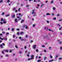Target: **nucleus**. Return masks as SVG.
I'll use <instances>...</instances> for the list:
<instances>
[{
    "label": "nucleus",
    "mask_w": 62,
    "mask_h": 62,
    "mask_svg": "<svg viewBox=\"0 0 62 62\" xmlns=\"http://www.w3.org/2000/svg\"><path fill=\"white\" fill-rule=\"evenodd\" d=\"M50 58L52 59L53 58V56H52L51 55H50Z\"/></svg>",
    "instance_id": "a211bd4d"
},
{
    "label": "nucleus",
    "mask_w": 62,
    "mask_h": 62,
    "mask_svg": "<svg viewBox=\"0 0 62 62\" xmlns=\"http://www.w3.org/2000/svg\"><path fill=\"white\" fill-rule=\"evenodd\" d=\"M3 51L5 52H7V53H8V50H5V49L3 50Z\"/></svg>",
    "instance_id": "9b49d317"
},
{
    "label": "nucleus",
    "mask_w": 62,
    "mask_h": 62,
    "mask_svg": "<svg viewBox=\"0 0 62 62\" xmlns=\"http://www.w3.org/2000/svg\"><path fill=\"white\" fill-rule=\"evenodd\" d=\"M44 6V4H42V5H41V8L43 6Z\"/></svg>",
    "instance_id": "a18cd8bd"
},
{
    "label": "nucleus",
    "mask_w": 62,
    "mask_h": 62,
    "mask_svg": "<svg viewBox=\"0 0 62 62\" xmlns=\"http://www.w3.org/2000/svg\"><path fill=\"white\" fill-rule=\"evenodd\" d=\"M2 54H4V51H2Z\"/></svg>",
    "instance_id": "bf43d9fd"
},
{
    "label": "nucleus",
    "mask_w": 62,
    "mask_h": 62,
    "mask_svg": "<svg viewBox=\"0 0 62 62\" xmlns=\"http://www.w3.org/2000/svg\"><path fill=\"white\" fill-rule=\"evenodd\" d=\"M14 28H13L12 29V31H14Z\"/></svg>",
    "instance_id": "b1692460"
},
{
    "label": "nucleus",
    "mask_w": 62,
    "mask_h": 62,
    "mask_svg": "<svg viewBox=\"0 0 62 62\" xmlns=\"http://www.w3.org/2000/svg\"><path fill=\"white\" fill-rule=\"evenodd\" d=\"M8 34H9V33H8V32H7L6 33V35H8Z\"/></svg>",
    "instance_id": "7c9ffc66"
},
{
    "label": "nucleus",
    "mask_w": 62,
    "mask_h": 62,
    "mask_svg": "<svg viewBox=\"0 0 62 62\" xmlns=\"http://www.w3.org/2000/svg\"><path fill=\"white\" fill-rule=\"evenodd\" d=\"M48 27H47L46 28V31H48Z\"/></svg>",
    "instance_id": "e433bc0d"
},
{
    "label": "nucleus",
    "mask_w": 62,
    "mask_h": 62,
    "mask_svg": "<svg viewBox=\"0 0 62 62\" xmlns=\"http://www.w3.org/2000/svg\"><path fill=\"white\" fill-rule=\"evenodd\" d=\"M28 7H29V5H27V6H26V7L27 8Z\"/></svg>",
    "instance_id": "864d4df0"
},
{
    "label": "nucleus",
    "mask_w": 62,
    "mask_h": 62,
    "mask_svg": "<svg viewBox=\"0 0 62 62\" xmlns=\"http://www.w3.org/2000/svg\"><path fill=\"white\" fill-rule=\"evenodd\" d=\"M38 57V56H36V59H37V58Z\"/></svg>",
    "instance_id": "13d9d810"
},
{
    "label": "nucleus",
    "mask_w": 62,
    "mask_h": 62,
    "mask_svg": "<svg viewBox=\"0 0 62 62\" xmlns=\"http://www.w3.org/2000/svg\"><path fill=\"white\" fill-rule=\"evenodd\" d=\"M26 46H24V49H26Z\"/></svg>",
    "instance_id": "37998d69"
},
{
    "label": "nucleus",
    "mask_w": 62,
    "mask_h": 62,
    "mask_svg": "<svg viewBox=\"0 0 62 62\" xmlns=\"http://www.w3.org/2000/svg\"><path fill=\"white\" fill-rule=\"evenodd\" d=\"M15 47L17 49H18V46H16Z\"/></svg>",
    "instance_id": "a19ab883"
},
{
    "label": "nucleus",
    "mask_w": 62,
    "mask_h": 62,
    "mask_svg": "<svg viewBox=\"0 0 62 62\" xmlns=\"http://www.w3.org/2000/svg\"><path fill=\"white\" fill-rule=\"evenodd\" d=\"M37 6L38 7H39V4H37Z\"/></svg>",
    "instance_id": "338daca9"
},
{
    "label": "nucleus",
    "mask_w": 62,
    "mask_h": 62,
    "mask_svg": "<svg viewBox=\"0 0 62 62\" xmlns=\"http://www.w3.org/2000/svg\"><path fill=\"white\" fill-rule=\"evenodd\" d=\"M3 0H1L0 1V3H2L3 2Z\"/></svg>",
    "instance_id": "2f4dec72"
},
{
    "label": "nucleus",
    "mask_w": 62,
    "mask_h": 62,
    "mask_svg": "<svg viewBox=\"0 0 62 62\" xmlns=\"http://www.w3.org/2000/svg\"><path fill=\"white\" fill-rule=\"evenodd\" d=\"M35 9H33L32 10V12L31 13V14H34L33 15V17H35V16H36V13H35Z\"/></svg>",
    "instance_id": "f257e3e1"
},
{
    "label": "nucleus",
    "mask_w": 62,
    "mask_h": 62,
    "mask_svg": "<svg viewBox=\"0 0 62 62\" xmlns=\"http://www.w3.org/2000/svg\"><path fill=\"white\" fill-rule=\"evenodd\" d=\"M17 18L19 20H18V21H19V20H21V17H20V16H18L17 17Z\"/></svg>",
    "instance_id": "423d86ee"
},
{
    "label": "nucleus",
    "mask_w": 62,
    "mask_h": 62,
    "mask_svg": "<svg viewBox=\"0 0 62 62\" xmlns=\"http://www.w3.org/2000/svg\"><path fill=\"white\" fill-rule=\"evenodd\" d=\"M15 23H17L18 22V21L17 20V19L16 18L15 20Z\"/></svg>",
    "instance_id": "6e6552de"
},
{
    "label": "nucleus",
    "mask_w": 62,
    "mask_h": 62,
    "mask_svg": "<svg viewBox=\"0 0 62 62\" xmlns=\"http://www.w3.org/2000/svg\"><path fill=\"white\" fill-rule=\"evenodd\" d=\"M22 37H19V39H22Z\"/></svg>",
    "instance_id": "603ef678"
},
{
    "label": "nucleus",
    "mask_w": 62,
    "mask_h": 62,
    "mask_svg": "<svg viewBox=\"0 0 62 62\" xmlns=\"http://www.w3.org/2000/svg\"><path fill=\"white\" fill-rule=\"evenodd\" d=\"M46 15H50V14L49 13H47L46 14Z\"/></svg>",
    "instance_id": "4be33fe9"
},
{
    "label": "nucleus",
    "mask_w": 62,
    "mask_h": 62,
    "mask_svg": "<svg viewBox=\"0 0 62 62\" xmlns=\"http://www.w3.org/2000/svg\"><path fill=\"white\" fill-rule=\"evenodd\" d=\"M24 20H22L21 22V23H23V22H24Z\"/></svg>",
    "instance_id": "4468645a"
},
{
    "label": "nucleus",
    "mask_w": 62,
    "mask_h": 62,
    "mask_svg": "<svg viewBox=\"0 0 62 62\" xmlns=\"http://www.w3.org/2000/svg\"><path fill=\"white\" fill-rule=\"evenodd\" d=\"M46 23H49V21H48L47 20L46 21Z\"/></svg>",
    "instance_id": "72a5a7b5"
},
{
    "label": "nucleus",
    "mask_w": 62,
    "mask_h": 62,
    "mask_svg": "<svg viewBox=\"0 0 62 62\" xmlns=\"http://www.w3.org/2000/svg\"><path fill=\"white\" fill-rule=\"evenodd\" d=\"M21 7H23V4H21L20 5Z\"/></svg>",
    "instance_id": "6e6d98bb"
},
{
    "label": "nucleus",
    "mask_w": 62,
    "mask_h": 62,
    "mask_svg": "<svg viewBox=\"0 0 62 62\" xmlns=\"http://www.w3.org/2000/svg\"><path fill=\"white\" fill-rule=\"evenodd\" d=\"M13 37L14 38H15V35H14L13 36Z\"/></svg>",
    "instance_id": "774afa93"
},
{
    "label": "nucleus",
    "mask_w": 62,
    "mask_h": 62,
    "mask_svg": "<svg viewBox=\"0 0 62 62\" xmlns=\"http://www.w3.org/2000/svg\"><path fill=\"white\" fill-rule=\"evenodd\" d=\"M53 9L54 11H55V8L53 7Z\"/></svg>",
    "instance_id": "ddd939ff"
},
{
    "label": "nucleus",
    "mask_w": 62,
    "mask_h": 62,
    "mask_svg": "<svg viewBox=\"0 0 62 62\" xmlns=\"http://www.w3.org/2000/svg\"><path fill=\"white\" fill-rule=\"evenodd\" d=\"M12 18H15V15H14L13 16H12Z\"/></svg>",
    "instance_id": "dca6fc26"
},
{
    "label": "nucleus",
    "mask_w": 62,
    "mask_h": 62,
    "mask_svg": "<svg viewBox=\"0 0 62 62\" xmlns=\"http://www.w3.org/2000/svg\"><path fill=\"white\" fill-rule=\"evenodd\" d=\"M19 53L20 54H21L22 53V51H20L19 52Z\"/></svg>",
    "instance_id": "de8ad7c7"
},
{
    "label": "nucleus",
    "mask_w": 62,
    "mask_h": 62,
    "mask_svg": "<svg viewBox=\"0 0 62 62\" xmlns=\"http://www.w3.org/2000/svg\"><path fill=\"white\" fill-rule=\"evenodd\" d=\"M36 52H39V50H38V49H37L36 50Z\"/></svg>",
    "instance_id": "cd10ccee"
},
{
    "label": "nucleus",
    "mask_w": 62,
    "mask_h": 62,
    "mask_svg": "<svg viewBox=\"0 0 62 62\" xmlns=\"http://www.w3.org/2000/svg\"><path fill=\"white\" fill-rule=\"evenodd\" d=\"M33 59V58H29L28 59V60H31Z\"/></svg>",
    "instance_id": "1a4fd4ad"
},
{
    "label": "nucleus",
    "mask_w": 62,
    "mask_h": 62,
    "mask_svg": "<svg viewBox=\"0 0 62 62\" xmlns=\"http://www.w3.org/2000/svg\"><path fill=\"white\" fill-rule=\"evenodd\" d=\"M54 20H55L56 19V18L55 17H54V18L53 19Z\"/></svg>",
    "instance_id": "ea45409f"
},
{
    "label": "nucleus",
    "mask_w": 62,
    "mask_h": 62,
    "mask_svg": "<svg viewBox=\"0 0 62 62\" xmlns=\"http://www.w3.org/2000/svg\"><path fill=\"white\" fill-rule=\"evenodd\" d=\"M20 40H21V41H23V39H21Z\"/></svg>",
    "instance_id": "680f3d73"
},
{
    "label": "nucleus",
    "mask_w": 62,
    "mask_h": 62,
    "mask_svg": "<svg viewBox=\"0 0 62 62\" xmlns=\"http://www.w3.org/2000/svg\"><path fill=\"white\" fill-rule=\"evenodd\" d=\"M57 57H58V56L57 55H56L55 57V59H56V60H57Z\"/></svg>",
    "instance_id": "f8f14e48"
},
{
    "label": "nucleus",
    "mask_w": 62,
    "mask_h": 62,
    "mask_svg": "<svg viewBox=\"0 0 62 62\" xmlns=\"http://www.w3.org/2000/svg\"><path fill=\"white\" fill-rule=\"evenodd\" d=\"M2 44L3 45V46H5V44L4 43H2Z\"/></svg>",
    "instance_id": "49530a36"
},
{
    "label": "nucleus",
    "mask_w": 62,
    "mask_h": 62,
    "mask_svg": "<svg viewBox=\"0 0 62 62\" xmlns=\"http://www.w3.org/2000/svg\"><path fill=\"white\" fill-rule=\"evenodd\" d=\"M4 14H5L4 12H3L2 13V16L4 15Z\"/></svg>",
    "instance_id": "4c0bfd02"
},
{
    "label": "nucleus",
    "mask_w": 62,
    "mask_h": 62,
    "mask_svg": "<svg viewBox=\"0 0 62 62\" xmlns=\"http://www.w3.org/2000/svg\"><path fill=\"white\" fill-rule=\"evenodd\" d=\"M43 51L45 53H46V50H44Z\"/></svg>",
    "instance_id": "c85d7f7f"
},
{
    "label": "nucleus",
    "mask_w": 62,
    "mask_h": 62,
    "mask_svg": "<svg viewBox=\"0 0 62 62\" xmlns=\"http://www.w3.org/2000/svg\"><path fill=\"white\" fill-rule=\"evenodd\" d=\"M9 15H10V14H9L8 15H5V16L6 17H8Z\"/></svg>",
    "instance_id": "2eb2a0df"
},
{
    "label": "nucleus",
    "mask_w": 62,
    "mask_h": 62,
    "mask_svg": "<svg viewBox=\"0 0 62 62\" xmlns=\"http://www.w3.org/2000/svg\"><path fill=\"white\" fill-rule=\"evenodd\" d=\"M44 60H46V59L47 58L46 57H44Z\"/></svg>",
    "instance_id": "412c9836"
},
{
    "label": "nucleus",
    "mask_w": 62,
    "mask_h": 62,
    "mask_svg": "<svg viewBox=\"0 0 62 62\" xmlns=\"http://www.w3.org/2000/svg\"><path fill=\"white\" fill-rule=\"evenodd\" d=\"M49 36L47 35H46L43 36V38L44 39H48Z\"/></svg>",
    "instance_id": "7ed1b4c3"
},
{
    "label": "nucleus",
    "mask_w": 62,
    "mask_h": 62,
    "mask_svg": "<svg viewBox=\"0 0 62 62\" xmlns=\"http://www.w3.org/2000/svg\"><path fill=\"white\" fill-rule=\"evenodd\" d=\"M2 33L3 34H5V31H3L2 32Z\"/></svg>",
    "instance_id": "c03bdc74"
},
{
    "label": "nucleus",
    "mask_w": 62,
    "mask_h": 62,
    "mask_svg": "<svg viewBox=\"0 0 62 62\" xmlns=\"http://www.w3.org/2000/svg\"><path fill=\"white\" fill-rule=\"evenodd\" d=\"M0 24L1 25H2L3 24V23L2 22H0Z\"/></svg>",
    "instance_id": "473e14b6"
},
{
    "label": "nucleus",
    "mask_w": 62,
    "mask_h": 62,
    "mask_svg": "<svg viewBox=\"0 0 62 62\" xmlns=\"http://www.w3.org/2000/svg\"><path fill=\"white\" fill-rule=\"evenodd\" d=\"M37 62H41V60H40V59L39 60H38L37 61Z\"/></svg>",
    "instance_id": "6ab92c4d"
},
{
    "label": "nucleus",
    "mask_w": 62,
    "mask_h": 62,
    "mask_svg": "<svg viewBox=\"0 0 62 62\" xmlns=\"http://www.w3.org/2000/svg\"><path fill=\"white\" fill-rule=\"evenodd\" d=\"M13 56H15V54H14V53L13 54Z\"/></svg>",
    "instance_id": "052dcab7"
},
{
    "label": "nucleus",
    "mask_w": 62,
    "mask_h": 62,
    "mask_svg": "<svg viewBox=\"0 0 62 62\" xmlns=\"http://www.w3.org/2000/svg\"><path fill=\"white\" fill-rule=\"evenodd\" d=\"M3 39H4V40H7L8 39L7 37H5L3 38Z\"/></svg>",
    "instance_id": "0eeeda50"
},
{
    "label": "nucleus",
    "mask_w": 62,
    "mask_h": 62,
    "mask_svg": "<svg viewBox=\"0 0 62 62\" xmlns=\"http://www.w3.org/2000/svg\"><path fill=\"white\" fill-rule=\"evenodd\" d=\"M25 27V29H28V27L26 25H24L23 26V27L24 28Z\"/></svg>",
    "instance_id": "20e7f679"
},
{
    "label": "nucleus",
    "mask_w": 62,
    "mask_h": 62,
    "mask_svg": "<svg viewBox=\"0 0 62 62\" xmlns=\"http://www.w3.org/2000/svg\"><path fill=\"white\" fill-rule=\"evenodd\" d=\"M32 26L33 27H34L35 26V24H33L32 25Z\"/></svg>",
    "instance_id": "c9c22d12"
},
{
    "label": "nucleus",
    "mask_w": 62,
    "mask_h": 62,
    "mask_svg": "<svg viewBox=\"0 0 62 62\" xmlns=\"http://www.w3.org/2000/svg\"><path fill=\"white\" fill-rule=\"evenodd\" d=\"M45 46L44 45H43L42 46V47H45Z\"/></svg>",
    "instance_id": "4d7b16f0"
},
{
    "label": "nucleus",
    "mask_w": 62,
    "mask_h": 62,
    "mask_svg": "<svg viewBox=\"0 0 62 62\" xmlns=\"http://www.w3.org/2000/svg\"><path fill=\"white\" fill-rule=\"evenodd\" d=\"M31 58H33V59H34V55H32L31 56Z\"/></svg>",
    "instance_id": "9d476101"
},
{
    "label": "nucleus",
    "mask_w": 62,
    "mask_h": 62,
    "mask_svg": "<svg viewBox=\"0 0 62 62\" xmlns=\"http://www.w3.org/2000/svg\"><path fill=\"white\" fill-rule=\"evenodd\" d=\"M10 2V0H8V1H7V3H9Z\"/></svg>",
    "instance_id": "09e8293b"
},
{
    "label": "nucleus",
    "mask_w": 62,
    "mask_h": 62,
    "mask_svg": "<svg viewBox=\"0 0 62 62\" xmlns=\"http://www.w3.org/2000/svg\"><path fill=\"white\" fill-rule=\"evenodd\" d=\"M54 0H53L51 1V2H50L51 4H53V2H54Z\"/></svg>",
    "instance_id": "393cba45"
},
{
    "label": "nucleus",
    "mask_w": 62,
    "mask_h": 62,
    "mask_svg": "<svg viewBox=\"0 0 62 62\" xmlns=\"http://www.w3.org/2000/svg\"><path fill=\"white\" fill-rule=\"evenodd\" d=\"M27 56H28V57H29V54H27Z\"/></svg>",
    "instance_id": "69168bd1"
},
{
    "label": "nucleus",
    "mask_w": 62,
    "mask_h": 62,
    "mask_svg": "<svg viewBox=\"0 0 62 62\" xmlns=\"http://www.w3.org/2000/svg\"><path fill=\"white\" fill-rule=\"evenodd\" d=\"M59 43H60V44H61V42L59 41Z\"/></svg>",
    "instance_id": "0e129e2a"
},
{
    "label": "nucleus",
    "mask_w": 62,
    "mask_h": 62,
    "mask_svg": "<svg viewBox=\"0 0 62 62\" xmlns=\"http://www.w3.org/2000/svg\"><path fill=\"white\" fill-rule=\"evenodd\" d=\"M48 30V31H51V30L50 29V28Z\"/></svg>",
    "instance_id": "e2e57ef3"
},
{
    "label": "nucleus",
    "mask_w": 62,
    "mask_h": 62,
    "mask_svg": "<svg viewBox=\"0 0 62 62\" xmlns=\"http://www.w3.org/2000/svg\"><path fill=\"white\" fill-rule=\"evenodd\" d=\"M60 50H62V46H61L60 47Z\"/></svg>",
    "instance_id": "58836bf2"
},
{
    "label": "nucleus",
    "mask_w": 62,
    "mask_h": 62,
    "mask_svg": "<svg viewBox=\"0 0 62 62\" xmlns=\"http://www.w3.org/2000/svg\"><path fill=\"white\" fill-rule=\"evenodd\" d=\"M17 35H20V33L19 32H18L17 33Z\"/></svg>",
    "instance_id": "c756f323"
},
{
    "label": "nucleus",
    "mask_w": 62,
    "mask_h": 62,
    "mask_svg": "<svg viewBox=\"0 0 62 62\" xmlns=\"http://www.w3.org/2000/svg\"><path fill=\"white\" fill-rule=\"evenodd\" d=\"M23 32H20V34L21 35H23Z\"/></svg>",
    "instance_id": "aec40b11"
},
{
    "label": "nucleus",
    "mask_w": 62,
    "mask_h": 62,
    "mask_svg": "<svg viewBox=\"0 0 62 62\" xmlns=\"http://www.w3.org/2000/svg\"><path fill=\"white\" fill-rule=\"evenodd\" d=\"M62 59V58H60L58 59L59 60H61Z\"/></svg>",
    "instance_id": "79ce46f5"
},
{
    "label": "nucleus",
    "mask_w": 62,
    "mask_h": 62,
    "mask_svg": "<svg viewBox=\"0 0 62 62\" xmlns=\"http://www.w3.org/2000/svg\"><path fill=\"white\" fill-rule=\"evenodd\" d=\"M5 56L6 57H8V54H6L5 55Z\"/></svg>",
    "instance_id": "bb28decb"
},
{
    "label": "nucleus",
    "mask_w": 62,
    "mask_h": 62,
    "mask_svg": "<svg viewBox=\"0 0 62 62\" xmlns=\"http://www.w3.org/2000/svg\"><path fill=\"white\" fill-rule=\"evenodd\" d=\"M32 42H33V41L32 40L30 41V43H32Z\"/></svg>",
    "instance_id": "a878e982"
},
{
    "label": "nucleus",
    "mask_w": 62,
    "mask_h": 62,
    "mask_svg": "<svg viewBox=\"0 0 62 62\" xmlns=\"http://www.w3.org/2000/svg\"><path fill=\"white\" fill-rule=\"evenodd\" d=\"M59 22H61V21H62V19H61L59 20Z\"/></svg>",
    "instance_id": "f704fd0d"
},
{
    "label": "nucleus",
    "mask_w": 62,
    "mask_h": 62,
    "mask_svg": "<svg viewBox=\"0 0 62 62\" xmlns=\"http://www.w3.org/2000/svg\"><path fill=\"white\" fill-rule=\"evenodd\" d=\"M20 9H21V8H19V9H18V11H20Z\"/></svg>",
    "instance_id": "3c124183"
},
{
    "label": "nucleus",
    "mask_w": 62,
    "mask_h": 62,
    "mask_svg": "<svg viewBox=\"0 0 62 62\" xmlns=\"http://www.w3.org/2000/svg\"><path fill=\"white\" fill-rule=\"evenodd\" d=\"M3 21V23H7V20H6L5 19H3V18H2L1 19V22H2Z\"/></svg>",
    "instance_id": "f03ea898"
},
{
    "label": "nucleus",
    "mask_w": 62,
    "mask_h": 62,
    "mask_svg": "<svg viewBox=\"0 0 62 62\" xmlns=\"http://www.w3.org/2000/svg\"><path fill=\"white\" fill-rule=\"evenodd\" d=\"M51 14L52 16H54V14L53 13H52Z\"/></svg>",
    "instance_id": "5fc2aeb1"
},
{
    "label": "nucleus",
    "mask_w": 62,
    "mask_h": 62,
    "mask_svg": "<svg viewBox=\"0 0 62 62\" xmlns=\"http://www.w3.org/2000/svg\"><path fill=\"white\" fill-rule=\"evenodd\" d=\"M36 47H37V46L36 45H32V48L33 49H36Z\"/></svg>",
    "instance_id": "39448f33"
},
{
    "label": "nucleus",
    "mask_w": 62,
    "mask_h": 62,
    "mask_svg": "<svg viewBox=\"0 0 62 62\" xmlns=\"http://www.w3.org/2000/svg\"><path fill=\"white\" fill-rule=\"evenodd\" d=\"M0 47L1 48H3V45H2V44H1L0 45Z\"/></svg>",
    "instance_id": "f3484780"
},
{
    "label": "nucleus",
    "mask_w": 62,
    "mask_h": 62,
    "mask_svg": "<svg viewBox=\"0 0 62 62\" xmlns=\"http://www.w3.org/2000/svg\"><path fill=\"white\" fill-rule=\"evenodd\" d=\"M57 25L58 26H59V27H60V24H57Z\"/></svg>",
    "instance_id": "5701e85b"
},
{
    "label": "nucleus",
    "mask_w": 62,
    "mask_h": 62,
    "mask_svg": "<svg viewBox=\"0 0 62 62\" xmlns=\"http://www.w3.org/2000/svg\"><path fill=\"white\" fill-rule=\"evenodd\" d=\"M16 30H17V31H19L20 30L19 29H16Z\"/></svg>",
    "instance_id": "8fccbe9b"
}]
</instances>
